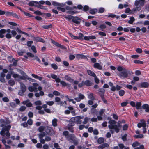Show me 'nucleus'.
<instances>
[{
    "label": "nucleus",
    "mask_w": 149,
    "mask_h": 149,
    "mask_svg": "<svg viewBox=\"0 0 149 149\" xmlns=\"http://www.w3.org/2000/svg\"><path fill=\"white\" fill-rule=\"evenodd\" d=\"M117 70L118 71L120 72L118 74L120 77L123 78H127L130 72L128 69L123 66H120L117 67Z\"/></svg>",
    "instance_id": "f257e3e1"
},
{
    "label": "nucleus",
    "mask_w": 149,
    "mask_h": 149,
    "mask_svg": "<svg viewBox=\"0 0 149 149\" xmlns=\"http://www.w3.org/2000/svg\"><path fill=\"white\" fill-rule=\"evenodd\" d=\"M1 126L3 127L2 128V130L0 132V134L3 136H4L5 134L7 136L9 137L10 136V134L9 131L11 127V125H9L6 126H5L4 124H2Z\"/></svg>",
    "instance_id": "f03ea898"
},
{
    "label": "nucleus",
    "mask_w": 149,
    "mask_h": 149,
    "mask_svg": "<svg viewBox=\"0 0 149 149\" xmlns=\"http://www.w3.org/2000/svg\"><path fill=\"white\" fill-rule=\"evenodd\" d=\"M121 123V122L119 121L118 122V125H108V127L110 129H114L116 133H118L119 132L120 129L121 127V126L120 124Z\"/></svg>",
    "instance_id": "7ed1b4c3"
},
{
    "label": "nucleus",
    "mask_w": 149,
    "mask_h": 149,
    "mask_svg": "<svg viewBox=\"0 0 149 149\" xmlns=\"http://www.w3.org/2000/svg\"><path fill=\"white\" fill-rule=\"evenodd\" d=\"M146 0H136L135 1L134 5L137 8L143 6L146 3Z\"/></svg>",
    "instance_id": "20e7f679"
},
{
    "label": "nucleus",
    "mask_w": 149,
    "mask_h": 149,
    "mask_svg": "<svg viewBox=\"0 0 149 149\" xmlns=\"http://www.w3.org/2000/svg\"><path fill=\"white\" fill-rule=\"evenodd\" d=\"M45 131L46 134L51 136H54L55 134L53 129L51 127L48 126L45 127Z\"/></svg>",
    "instance_id": "39448f33"
},
{
    "label": "nucleus",
    "mask_w": 149,
    "mask_h": 149,
    "mask_svg": "<svg viewBox=\"0 0 149 149\" xmlns=\"http://www.w3.org/2000/svg\"><path fill=\"white\" fill-rule=\"evenodd\" d=\"M63 134L65 136L66 139L69 141L73 140L75 136L74 134H69L68 132L67 131L63 132Z\"/></svg>",
    "instance_id": "423d86ee"
},
{
    "label": "nucleus",
    "mask_w": 149,
    "mask_h": 149,
    "mask_svg": "<svg viewBox=\"0 0 149 149\" xmlns=\"http://www.w3.org/2000/svg\"><path fill=\"white\" fill-rule=\"evenodd\" d=\"M28 4L30 6H35L41 9H45V7L43 6H41L38 3V2L32 1L29 2Z\"/></svg>",
    "instance_id": "0eeeda50"
},
{
    "label": "nucleus",
    "mask_w": 149,
    "mask_h": 149,
    "mask_svg": "<svg viewBox=\"0 0 149 149\" xmlns=\"http://www.w3.org/2000/svg\"><path fill=\"white\" fill-rule=\"evenodd\" d=\"M53 5L56 6H58V9H63V8H61L60 7H64L65 5V3H59L55 1H53L52 2Z\"/></svg>",
    "instance_id": "6e6552de"
},
{
    "label": "nucleus",
    "mask_w": 149,
    "mask_h": 149,
    "mask_svg": "<svg viewBox=\"0 0 149 149\" xmlns=\"http://www.w3.org/2000/svg\"><path fill=\"white\" fill-rule=\"evenodd\" d=\"M84 116H77L74 119L76 123L77 124H80L81 123V120H80V119L84 118Z\"/></svg>",
    "instance_id": "1a4fd4ad"
},
{
    "label": "nucleus",
    "mask_w": 149,
    "mask_h": 149,
    "mask_svg": "<svg viewBox=\"0 0 149 149\" xmlns=\"http://www.w3.org/2000/svg\"><path fill=\"white\" fill-rule=\"evenodd\" d=\"M129 7L128 3H126L125 4H119L118 6V8L123 9V8H126V9H130V8L128 7Z\"/></svg>",
    "instance_id": "9d476101"
},
{
    "label": "nucleus",
    "mask_w": 149,
    "mask_h": 149,
    "mask_svg": "<svg viewBox=\"0 0 149 149\" xmlns=\"http://www.w3.org/2000/svg\"><path fill=\"white\" fill-rule=\"evenodd\" d=\"M81 20V19L80 18L76 17H73L72 20V21L73 22L77 24H80Z\"/></svg>",
    "instance_id": "9b49d317"
},
{
    "label": "nucleus",
    "mask_w": 149,
    "mask_h": 149,
    "mask_svg": "<svg viewBox=\"0 0 149 149\" xmlns=\"http://www.w3.org/2000/svg\"><path fill=\"white\" fill-rule=\"evenodd\" d=\"M6 15L8 16H12L16 18L18 17V16L15 13L12 12H6Z\"/></svg>",
    "instance_id": "f8f14e48"
},
{
    "label": "nucleus",
    "mask_w": 149,
    "mask_h": 149,
    "mask_svg": "<svg viewBox=\"0 0 149 149\" xmlns=\"http://www.w3.org/2000/svg\"><path fill=\"white\" fill-rule=\"evenodd\" d=\"M30 100L29 99L27 100H26L24 101L22 103L24 105H26V106L28 107H30L32 106V104L29 102Z\"/></svg>",
    "instance_id": "ddd939ff"
},
{
    "label": "nucleus",
    "mask_w": 149,
    "mask_h": 149,
    "mask_svg": "<svg viewBox=\"0 0 149 149\" xmlns=\"http://www.w3.org/2000/svg\"><path fill=\"white\" fill-rule=\"evenodd\" d=\"M5 76V74L3 72H1L0 74V81L1 82L5 83L6 82L5 79L4 77Z\"/></svg>",
    "instance_id": "4468645a"
},
{
    "label": "nucleus",
    "mask_w": 149,
    "mask_h": 149,
    "mask_svg": "<svg viewBox=\"0 0 149 149\" xmlns=\"http://www.w3.org/2000/svg\"><path fill=\"white\" fill-rule=\"evenodd\" d=\"M51 77L52 78L55 79L56 82L58 83L60 81V79L56 75L54 74H51Z\"/></svg>",
    "instance_id": "2eb2a0df"
},
{
    "label": "nucleus",
    "mask_w": 149,
    "mask_h": 149,
    "mask_svg": "<svg viewBox=\"0 0 149 149\" xmlns=\"http://www.w3.org/2000/svg\"><path fill=\"white\" fill-rule=\"evenodd\" d=\"M29 90L31 92H36L38 91L37 88L33 86H29L28 87Z\"/></svg>",
    "instance_id": "dca6fc26"
},
{
    "label": "nucleus",
    "mask_w": 149,
    "mask_h": 149,
    "mask_svg": "<svg viewBox=\"0 0 149 149\" xmlns=\"http://www.w3.org/2000/svg\"><path fill=\"white\" fill-rule=\"evenodd\" d=\"M109 145L107 143H103L98 146V149H103L105 147H108Z\"/></svg>",
    "instance_id": "f3484780"
},
{
    "label": "nucleus",
    "mask_w": 149,
    "mask_h": 149,
    "mask_svg": "<svg viewBox=\"0 0 149 149\" xmlns=\"http://www.w3.org/2000/svg\"><path fill=\"white\" fill-rule=\"evenodd\" d=\"M96 38V37L94 36H86L84 37V39L87 40H88L90 39H95Z\"/></svg>",
    "instance_id": "a211bd4d"
},
{
    "label": "nucleus",
    "mask_w": 149,
    "mask_h": 149,
    "mask_svg": "<svg viewBox=\"0 0 149 149\" xmlns=\"http://www.w3.org/2000/svg\"><path fill=\"white\" fill-rule=\"evenodd\" d=\"M94 68L99 70H102V67L98 63H95L93 65Z\"/></svg>",
    "instance_id": "6ab92c4d"
},
{
    "label": "nucleus",
    "mask_w": 149,
    "mask_h": 149,
    "mask_svg": "<svg viewBox=\"0 0 149 149\" xmlns=\"http://www.w3.org/2000/svg\"><path fill=\"white\" fill-rule=\"evenodd\" d=\"M34 40L36 41H39L42 43L45 42V41L42 38L40 37H37L34 38Z\"/></svg>",
    "instance_id": "aec40b11"
},
{
    "label": "nucleus",
    "mask_w": 149,
    "mask_h": 149,
    "mask_svg": "<svg viewBox=\"0 0 149 149\" xmlns=\"http://www.w3.org/2000/svg\"><path fill=\"white\" fill-rule=\"evenodd\" d=\"M142 107L143 109H145L146 112H149V106L147 104H144L143 105Z\"/></svg>",
    "instance_id": "412c9836"
},
{
    "label": "nucleus",
    "mask_w": 149,
    "mask_h": 149,
    "mask_svg": "<svg viewBox=\"0 0 149 149\" xmlns=\"http://www.w3.org/2000/svg\"><path fill=\"white\" fill-rule=\"evenodd\" d=\"M20 88L21 90H22V91H24V92L26 91V87L25 85L23 83H20Z\"/></svg>",
    "instance_id": "4be33fe9"
},
{
    "label": "nucleus",
    "mask_w": 149,
    "mask_h": 149,
    "mask_svg": "<svg viewBox=\"0 0 149 149\" xmlns=\"http://www.w3.org/2000/svg\"><path fill=\"white\" fill-rule=\"evenodd\" d=\"M149 85V84L147 82H143L141 84V86L142 88H147L148 87Z\"/></svg>",
    "instance_id": "5701e85b"
},
{
    "label": "nucleus",
    "mask_w": 149,
    "mask_h": 149,
    "mask_svg": "<svg viewBox=\"0 0 149 149\" xmlns=\"http://www.w3.org/2000/svg\"><path fill=\"white\" fill-rule=\"evenodd\" d=\"M76 56V57L79 58L86 59H88V58L86 56L83 54H77Z\"/></svg>",
    "instance_id": "b1692460"
},
{
    "label": "nucleus",
    "mask_w": 149,
    "mask_h": 149,
    "mask_svg": "<svg viewBox=\"0 0 149 149\" xmlns=\"http://www.w3.org/2000/svg\"><path fill=\"white\" fill-rule=\"evenodd\" d=\"M87 72L88 75L92 76L93 77H95V74L93 71L89 70H87Z\"/></svg>",
    "instance_id": "393cba45"
},
{
    "label": "nucleus",
    "mask_w": 149,
    "mask_h": 149,
    "mask_svg": "<svg viewBox=\"0 0 149 149\" xmlns=\"http://www.w3.org/2000/svg\"><path fill=\"white\" fill-rule=\"evenodd\" d=\"M136 10H125V12L127 14H132L134 13Z\"/></svg>",
    "instance_id": "a878e982"
},
{
    "label": "nucleus",
    "mask_w": 149,
    "mask_h": 149,
    "mask_svg": "<svg viewBox=\"0 0 149 149\" xmlns=\"http://www.w3.org/2000/svg\"><path fill=\"white\" fill-rule=\"evenodd\" d=\"M57 120L56 118L52 120V125L54 127H56L57 126Z\"/></svg>",
    "instance_id": "bb28decb"
},
{
    "label": "nucleus",
    "mask_w": 149,
    "mask_h": 149,
    "mask_svg": "<svg viewBox=\"0 0 149 149\" xmlns=\"http://www.w3.org/2000/svg\"><path fill=\"white\" fill-rule=\"evenodd\" d=\"M137 125L139 128H140L141 127H146V124L145 122H143L142 123H138Z\"/></svg>",
    "instance_id": "cd10ccee"
},
{
    "label": "nucleus",
    "mask_w": 149,
    "mask_h": 149,
    "mask_svg": "<svg viewBox=\"0 0 149 149\" xmlns=\"http://www.w3.org/2000/svg\"><path fill=\"white\" fill-rule=\"evenodd\" d=\"M85 12L89 10V12L91 14L94 15L97 12V10H84Z\"/></svg>",
    "instance_id": "c85d7f7f"
},
{
    "label": "nucleus",
    "mask_w": 149,
    "mask_h": 149,
    "mask_svg": "<svg viewBox=\"0 0 149 149\" xmlns=\"http://www.w3.org/2000/svg\"><path fill=\"white\" fill-rule=\"evenodd\" d=\"M92 83L89 80H87L84 82V84L85 85L87 86H90L92 85Z\"/></svg>",
    "instance_id": "c756f323"
},
{
    "label": "nucleus",
    "mask_w": 149,
    "mask_h": 149,
    "mask_svg": "<svg viewBox=\"0 0 149 149\" xmlns=\"http://www.w3.org/2000/svg\"><path fill=\"white\" fill-rule=\"evenodd\" d=\"M28 76L26 74V73H24V74L22 76H19V78L21 79L25 80L26 79H28Z\"/></svg>",
    "instance_id": "7c9ffc66"
},
{
    "label": "nucleus",
    "mask_w": 149,
    "mask_h": 149,
    "mask_svg": "<svg viewBox=\"0 0 149 149\" xmlns=\"http://www.w3.org/2000/svg\"><path fill=\"white\" fill-rule=\"evenodd\" d=\"M38 136L39 139L42 138L43 137L45 136L46 135V133L44 132H42L41 133H40L38 134Z\"/></svg>",
    "instance_id": "2f4dec72"
},
{
    "label": "nucleus",
    "mask_w": 149,
    "mask_h": 149,
    "mask_svg": "<svg viewBox=\"0 0 149 149\" xmlns=\"http://www.w3.org/2000/svg\"><path fill=\"white\" fill-rule=\"evenodd\" d=\"M32 76L34 78L38 79L40 81H41L42 79V77H39L38 76H37V75H36L34 74H32Z\"/></svg>",
    "instance_id": "473e14b6"
},
{
    "label": "nucleus",
    "mask_w": 149,
    "mask_h": 149,
    "mask_svg": "<svg viewBox=\"0 0 149 149\" xmlns=\"http://www.w3.org/2000/svg\"><path fill=\"white\" fill-rule=\"evenodd\" d=\"M45 127L44 126H40L38 129V131L40 132H42L44 130H45Z\"/></svg>",
    "instance_id": "72a5a7b5"
},
{
    "label": "nucleus",
    "mask_w": 149,
    "mask_h": 149,
    "mask_svg": "<svg viewBox=\"0 0 149 149\" xmlns=\"http://www.w3.org/2000/svg\"><path fill=\"white\" fill-rule=\"evenodd\" d=\"M104 139L103 138H99L97 140V142L99 144H101L104 143Z\"/></svg>",
    "instance_id": "f704fd0d"
},
{
    "label": "nucleus",
    "mask_w": 149,
    "mask_h": 149,
    "mask_svg": "<svg viewBox=\"0 0 149 149\" xmlns=\"http://www.w3.org/2000/svg\"><path fill=\"white\" fill-rule=\"evenodd\" d=\"M64 78L66 80L69 81L70 82H72L73 81V80L71 79L68 75H65Z\"/></svg>",
    "instance_id": "c9c22d12"
},
{
    "label": "nucleus",
    "mask_w": 149,
    "mask_h": 149,
    "mask_svg": "<svg viewBox=\"0 0 149 149\" xmlns=\"http://www.w3.org/2000/svg\"><path fill=\"white\" fill-rule=\"evenodd\" d=\"M64 17L68 20H70L71 19L72 20L73 16L70 15H64Z\"/></svg>",
    "instance_id": "e433bc0d"
},
{
    "label": "nucleus",
    "mask_w": 149,
    "mask_h": 149,
    "mask_svg": "<svg viewBox=\"0 0 149 149\" xmlns=\"http://www.w3.org/2000/svg\"><path fill=\"white\" fill-rule=\"evenodd\" d=\"M11 74H13V77L15 78H19V74L14 73V72L13 71H11Z\"/></svg>",
    "instance_id": "4c0bfd02"
},
{
    "label": "nucleus",
    "mask_w": 149,
    "mask_h": 149,
    "mask_svg": "<svg viewBox=\"0 0 149 149\" xmlns=\"http://www.w3.org/2000/svg\"><path fill=\"white\" fill-rule=\"evenodd\" d=\"M90 119V118L88 117H86L84 118V121H83L82 123L84 124H86Z\"/></svg>",
    "instance_id": "58836bf2"
},
{
    "label": "nucleus",
    "mask_w": 149,
    "mask_h": 149,
    "mask_svg": "<svg viewBox=\"0 0 149 149\" xmlns=\"http://www.w3.org/2000/svg\"><path fill=\"white\" fill-rule=\"evenodd\" d=\"M88 97L89 99H91L92 100H93L95 99V97L93 96V93H90L88 95Z\"/></svg>",
    "instance_id": "ea45409f"
},
{
    "label": "nucleus",
    "mask_w": 149,
    "mask_h": 149,
    "mask_svg": "<svg viewBox=\"0 0 149 149\" xmlns=\"http://www.w3.org/2000/svg\"><path fill=\"white\" fill-rule=\"evenodd\" d=\"M8 83L11 86H13L15 84V82L13 80L10 79L8 81Z\"/></svg>",
    "instance_id": "a19ab883"
},
{
    "label": "nucleus",
    "mask_w": 149,
    "mask_h": 149,
    "mask_svg": "<svg viewBox=\"0 0 149 149\" xmlns=\"http://www.w3.org/2000/svg\"><path fill=\"white\" fill-rule=\"evenodd\" d=\"M141 102H137L136 104V108L137 109H140L141 108Z\"/></svg>",
    "instance_id": "79ce46f5"
},
{
    "label": "nucleus",
    "mask_w": 149,
    "mask_h": 149,
    "mask_svg": "<svg viewBox=\"0 0 149 149\" xmlns=\"http://www.w3.org/2000/svg\"><path fill=\"white\" fill-rule=\"evenodd\" d=\"M79 12L77 11H73L72 10H70L68 11L67 13H68L70 14L71 15H73L74 14L77 13Z\"/></svg>",
    "instance_id": "37998d69"
},
{
    "label": "nucleus",
    "mask_w": 149,
    "mask_h": 149,
    "mask_svg": "<svg viewBox=\"0 0 149 149\" xmlns=\"http://www.w3.org/2000/svg\"><path fill=\"white\" fill-rule=\"evenodd\" d=\"M134 21V18L133 17H131L130 18V20L128 21V23L130 24H132Z\"/></svg>",
    "instance_id": "c03bdc74"
},
{
    "label": "nucleus",
    "mask_w": 149,
    "mask_h": 149,
    "mask_svg": "<svg viewBox=\"0 0 149 149\" xmlns=\"http://www.w3.org/2000/svg\"><path fill=\"white\" fill-rule=\"evenodd\" d=\"M98 91L101 93H99V95L103 94L104 95V93L105 92V90L102 88H100L98 90Z\"/></svg>",
    "instance_id": "a18cd8bd"
},
{
    "label": "nucleus",
    "mask_w": 149,
    "mask_h": 149,
    "mask_svg": "<svg viewBox=\"0 0 149 149\" xmlns=\"http://www.w3.org/2000/svg\"><path fill=\"white\" fill-rule=\"evenodd\" d=\"M134 63L136 64H143V61L138 60H134Z\"/></svg>",
    "instance_id": "49530a36"
},
{
    "label": "nucleus",
    "mask_w": 149,
    "mask_h": 149,
    "mask_svg": "<svg viewBox=\"0 0 149 149\" xmlns=\"http://www.w3.org/2000/svg\"><path fill=\"white\" fill-rule=\"evenodd\" d=\"M125 93V91L123 90H121L119 91V95L121 96H123L124 95Z\"/></svg>",
    "instance_id": "de8ad7c7"
},
{
    "label": "nucleus",
    "mask_w": 149,
    "mask_h": 149,
    "mask_svg": "<svg viewBox=\"0 0 149 149\" xmlns=\"http://www.w3.org/2000/svg\"><path fill=\"white\" fill-rule=\"evenodd\" d=\"M144 135L143 134H139L138 135H135L134 137L136 138H142L143 137Z\"/></svg>",
    "instance_id": "09e8293b"
},
{
    "label": "nucleus",
    "mask_w": 149,
    "mask_h": 149,
    "mask_svg": "<svg viewBox=\"0 0 149 149\" xmlns=\"http://www.w3.org/2000/svg\"><path fill=\"white\" fill-rule=\"evenodd\" d=\"M71 141H72L74 144L76 145H77L78 143V141L76 139L75 136L73 140H72Z\"/></svg>",
    "instance_id": "8fccbe9b"
},
{
    "label": "nucleus",
    "mask_w": 149,
    "mask_h": 149,
    "mask_svg": "<svg viewBox=\"0 0 149 149\" xmlns=\"http://www.w3.org/2000/svg\"><path fill=\"white\" fill-rule=\"evenodd\" d=\"M51 66L55 70H57L58 68L57 65L55 63L52 64Z\"/></svg>",
    "instance_id": "3c124183"
},
{
    "label": "nucleus",
    "mask_w": 149,
    "mask_h": 149,
    "mask_svg": "<svg viewBox=\"0 0 149 149\" xmlns=\"http://www.w3.org/2000/svg\"><path fill=\"white\" fill-rule=\"evenodd\" d=\"M12 61L13 62V65L16 66L17 65V61L15 60L14 58L12 59Z\"/></svg>",
    "instance_id": "603ef678"
},
{
    "label": "nucleus",
    "mask_w": 149,
    "mask_h": 149,
    "mask_svg": "<svg viewBox=\"0 0 149 149\" xmlns=\"http://www.w3.org/2000/svg\"><path fill=\"white\" fill-rule=\"evenodd\" d=\"M100 96L101 97L102 99L105 103H107V100L105 99L104 97V95L103 94L100 95Z\"/></svg>",
    "instance_id": "864d4df0"
},
{
    "label": "nucleus",
    "mask_w": 149,
    "mask_h": 149,
    "mask_svg": "<svg viewBox=\"0 0 149 149\" xmlns=\"http://www.w3.org/2000/svg\"><path fill=\"white\" fill-rule=\"evenodd\" d=\"M10 104L11 107L13 108L17 106L16 104L14 102H10Z\"/></svg>",
    "instance_id": "5fc2aeb1"
},
{
    "label": "nucleus",
    "mask_w": 149,
    "mask_h": 149,
    "mask_svg": "<svg viewBox=\"0 0 149 149\" xmlns=\"http://www.w3.org/2000/svg\"><path fill=\"white\" fill-rule=\"evenodd\" d=\"M127 135L126 134H125L123 136H122V139L123 141H127Z\"/></svg>",
    "instance_id": "6e6d98bb"
},
{
    "label": "nucleus",
    "mask_w": 149,
    "mask_h": 149,
    "mask_svg": "<svg viewBox=\"0 0 149 149\" xmlns=\"http://www.w3.org/2000/svg\"><path fill=\"white\" fill-rule=\"evenodd\" d=\"M52 26V24H50L48 25H44L42 26V27L45 29H47L50 28H51Z\"/></svg>",
    "instance_id": "4d7b16f0"
},
{
    "label": "nucleus",
    "mask_w": 149,
    "mask_h": 149,
    "mask_svg": "<svg viewBox=\"0 0 149 149\" xmlns=\"http://www.w3.org/2000/svg\"><path fill=\"white\" fill-rule=\"evenodd\" d=\"M25 92L24 91H22L21 90H19V91L18 94L19 95L21 96H23L24 95V93Z\"/></svg>",
    "instance_id": "13d9d810"
},
{
    "label": "nucleus",
    "mask_w": 149,
    "mask_h": 149,
    "mask_svg": "<svg viewBox=\"0 0 149 149\" xmlns=\"http://www.w3.org/2000/svg\"><path fill=\"white\" fill-rule=\"evenodd\" d=\"M109 123L110 125H114L116 123V122L115 121L113 120H110L109 121Z\"/></svg>",
    "instance_id": "bf43d9fd"
},
{
    "label": "nucleus",
    "mask_w": 149,
    "mask_h": 149,
    "mask_svg": "<svg viewBox=\"0 0 149 149\" xmlns=\"http://www.w3.org/2000/svg\"><path fill=\"white\" fill-rule=\"evenodd\" d=\"M139 145V142H136L133 143L132 144V146L133 147H135Z\"/></svg>",
    "instance_id": "052dcab7"
},
{
    "label": "nucleus",
    "mask_w": 149,
    "mask_h": 149,
    "mask_svg": "<svg viewBox=\"0 0 149 149\" xmlns=\"http://www.w3.org/2000/svg\"><path fill=\"white\" fill-rule=\"evenodd\" d=\"M46 103L48 105L51 106L52 105L54 104V102L53 101H48L46 102Z\"/></svg>",
    "instance_id": "680f3d73"
},
{
    "label": "nucleus",
    "mask_w": 149,
    "mask_h": 149,
    "mask_svg": "<svg viewBox=\"0 0 149 149\" xmlns=\"http://www.w3.org/2000/svg\"><path fill=\"white\" fill-rule=\"evenodd\" d=\"M53 94L55 95L56 96H59L60 95V93L56 91H53Z\"/></svg>",
    "instance_id": "e2e57ef3"
},
{
    "label": "nucleus",
    "mask_w": 149,
    "mask_h": 149,
    "mask_svg": "<svg viewBox=\"0 0 149 149\" xmlns=\"http://www.w3.org/2000/svg\"><path fill=\"white\" fill-rule=\"evenodd\" d=\"M84 37V35L81 33H79V36H77V39H81Z\"/></svg>",
    "instance_id": "0e129e2a"
},
{
    "label": "nucleus",
    "mask_w": 149,
    "mask_h": 149,
    "mask_svg": "<svg viewBox=\"0 0 149 149\" xmlns=\"http://www.w3.org/2000/svg\"><path fill=\"white\" fill-rule=\"evenodd\" d=\"M27 123L29 125H31L33 123V120L31 119H29L27 121Z\"/></svg>",
    "instance_id": "69168bd1"
},
{
    "label": "nucleus",
    "mask_w": 149,
    "mask_h": 149,
    "mask_svg": "<svg viewBox=\"0 0 149 149\" xmlns=\"http://www.w3.org/2000/svg\"><path fill=\"white\" fill-rule=\"evenodd\" d=\"M34 104L36 105H41L42 104L41 101L40 100L35 102Z\"/></svg>",
    "instance_id": "338daca9"
},
{
    "label": "nucleus",
    "mask_w": 149,
    "mask_h": 149,
    "mask_svg": "<svg viewBox=\"0 0 149 149\" xmlns=\"http://www.w3.org/2000/svg\"><path fill=\"white\" fill-rule=\"evenodd\" d=\"M26 109V107L24 106H22L19 108V110L21 111H23Z\"/></svg>",
    "instance_id": "774afa93"
}]
</instances>
